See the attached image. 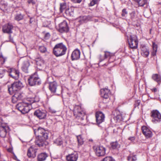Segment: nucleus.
I'll use <instances>...</instances> for the list:
<instances>
[{"instance_id": "nucleus-22", "label": "nucleus", "mask_w": 161, "mask_h": 161, "mask_svg": "<svg viewBox=\"0 0 161 161\" xmlns=\"http://www.w3.org/2000/svg\"><path fill=\"white\" fill-rule=\"evenodd\" d=\"M14 95L12 97V101L13 103H15L18 100L21 99L23 97L22 94L20 92H15Z\"/></svg>"}, {"instance_id": "nucleus-38", "label": "nucleus", "mask_w": 161, "mask_h": 161, "mask_svg": "<svg viewBox=\"0 0 161 161\" xmlns=\"http://www.w3.org/2000/svg\"><path fill=\"white\" fill-rule=\"evenodd\" d=\"M98 0H92L89 4V6H93L96 4Z\"/></svg>"}, {"instance_id": "nucleus-2", "label": "nucleus", "mask_w": 161, "mask_h": 161, "mask_svg": "<svg viewBox=\"0 0 161 161\" xmlns=\"http://www.w3.org/2000/svg\"><path fill=\"white\" fill-rule=\"evenodd\" d=\"M73 113L75 117L81 121H83L87 117L85 112L80 106L76 105L74 107Z\"/></svg>"}, {"instance_id": "nucleus-7", "label": "nucleus", "mask_w": 161, "mask_h": 161, "mask_svg": "<svg viewBox=\"0 0 161 161\" xmlns=\"http://www.w3.org/2000/svg\"><path fill=\"white\" fill-rule=\"evenodd\" d=\"M151 114L153 122L156 123L161 121V114L158 111L153 110L151 112Z\"/></svg>"}, {"instance_id": "nucleus-43", "label": "nucleus", "mask_w": 161, "mask_h": 161, "mask_svg": "<svg viewBox=\"0 0 161 161\" xmlns=\"http://www.w3.org/2000/svg\"><path fill=\"white\" fill-rule=\"evenodd\" d=\"M130 18L132 19H134L135 17V13L134 12H132L130 14Z\"/></svg>"}, {"instance_id": "nucleus-4", "label": "nucleus", "mask_w": 161, "mask_h": 161, "mask_svg": "<svg viewBox=\"0 0 161 161\" xmlns=\"http://www.w3.org/2000/svg\"><path fill=\"white\" fill-rule=\"evenodd\" d=\"M23 86L22 83L20 81H16L12 84L10 87H8V91L9 94L12 95L20 90Z\"/></svg>"}, {"instance_id": "nucleus-18", "label": "nucleus", "mask_w": 161, "mask_h": 161, "mask_svg": "<svg viewBox=\"0 0 161 161\" xmlns=\"http://www.w3.org/2000/svg\"><path fill=\"white\" fill-rule=\"evenodd\" d=\"M100 93L101 96L106 99H108L110 95V90L106 88L101 89Z\"/></svg>"}, {"instance_id": "nucleus-1", "label": "nucleus", "mask_w": 161, "mask_h": 161, "mask_svg": "<svg viewBox=\"0 0 161 161\" xmlns=\"http://www.w3.org/2000/svg\"><path fill=\"white\" fill-rule=\"evenodd\" d=\"M34 100L32 98H28L23 102L18 104L17 108L23 114L28 113L32 108V104L34 102Z\"/></svg>"}, {"instance_id": "nucleus-3", "label": "nucleus", "mask_w": 161, "mask_h": 161, "mask_svg": "<svg viewBox=\"0 0 161 161\" xmlns=\"http://www.w3.org/2000/svg\"><path fill=\"white\" fill-rule=\"evenodd\" d=\"M67 50L65 45L62 43L56 45L53 49V53L56 57H59L64 55Z\"/></svg>"}, {"instance_id": "nucleus-54", "label": "nucleus", "mask_w": 161, "mask_h": 161, "mask_svg": "<svg viewBox=\"0 0 161 161\" xmlns=\"http://www.w3.org/2000/svg\"><path fill=\"white\" fill-rule=\"evenodd\" d=\"M157 51H154L153 50V51L152 52V54L153 56H154L156 55Z\"/></svg>"}, {"instance_id": "nucleus-51", "label": "nucleus", "mask_w": 161, "mask_h": 161, "mask_svg": "<svg viewBox=\"0 0 161 161\" xmlns=\"http://www.w3.org/2000/svg\"><path fill=\"white\" fill-rule=\"evenodd\" d=\"M28 2L29 3H32L33 4H35V2L33 0H28Z\"/></svg>"}, {"instance_id": "nucleus-31", "label": "nucleus", "mask_w": 161, "mask_h": 161, "mask_svg": "<svg viewBox=\"0 0 161 161\" xmlns=\"http://www.w3.org/2000/svg\"><path fill=\"white\" fill-rule=\"evenodd\" d=\"M111 147L113 149H115L119 148L120 146L117 142H113L111 143Z\"/></svg>"}, {"instance_id": "nucleus-32", "label": "nucleus", "mask_w": 161, "mask_h": 161, "mask_svg": "<svg viewBox=\"0 0 161 161\" xmlns=\"http://www.w3.org/2000/svg\"><path fill=\"white\" fill-rule=\"evenodd\" d=\"M24 17V15L21 14H18L16 15L14 17V19L16 20L19 21L23 19Z\"/></svg>"}, {"instance_id": "nucleus-39", "label": "nucleus", "mask_w": 161, "mask_h": 161, "mask_svg": "<svg viewBox=\"0 0 161 161\" xmlns=\"http://www.w3.org/2000/svg\"><path fill=\"white\" fill-rule=\"evenodd\" d=\"M55 142L58 145H60L62 144V142L61 140L59 139H57L55 141Z\"/></svg>"}, {"instance_id": "nucleus-11", "label": "nucleus", "mask_w": 161, "mask_h": 161, "mask_svg": "<svg viewBox=\"0 0 161 161\" xmlns=\"http://www.w3.org/2000/svg\"><path fill=\"white\" fill-rule=\"evenodd\" d=\"M34 115L40 119H45L47 116V112L45 110L38 109L34 113Z\"/></svg>"}, {"instance_id": "nucleus-36", "label": "nucleus", "mask_w": 161, "mask_h": 161, "mask_svg": "<svg viewBox=\"0 0 161 161\" xmlns=\"http://www.w3.org/2000/svg\"><path fill=\"white\" fill-rule=\"evenodd\" d=\"M39 49L41 52L42 53H45L47 51L46 47L44 46H39Z\"/></svg>"}, {"instance_id": "nucleus-52", "label": "nucleus", "mask_w": 161, "mask_h": 161, "mask_svg": "<svg viewBox=\"0 0 161 161\" xmlns=\"http://www.w3.org/2000/svg\"><path fill=\"white\" fill-rule=\"evenodd\" d=\"M73 2L75 3H80L81 0H71Z\"/></svg>"}, {"instance_id": "nucleus-33", "label": "nucleus", "mask_w": 161, "mask_h": 161, "mask_svg": "<svg viewBox=\"0 0 161 161\" xmlns=\"http://www.w3.org/2000/svg\"><path fill=\"white\" fill-rule=\"evenodd\" d=\"M77 141L78 143V145H81L84 143L83 139L82 138L81 135H79L77 136Z\"/></svg>"}, {"instance_id": "nucleus-50", "label": "nucleus", "mask_w": 161, "mask_h": 161, "mask_svg": "<svg viewBox=\"0 0 161 161\" xmlns=\"http://www.w3.org/2000/svg\"><path fill=\"white\" fill-rule=\"evenodd\" d=\"M121 118V116L119 115H118L116 117H115V118L117 120H120Z\"/></svg>"}, {"instance_id": "nucleus-44", "label": "nucleus", "mask_w": 161, "mask_h": 161, "mask_svg": "<svg viewBox=\"0 0 161 161\" xmlns=\"http://www.w3.org/2000/svg\"><path fill=\"white\" fill-rule=\"evenodd\" d=\"M153 50L154 51H157V45L156 44L154 43H153Z\"/></svg>"}, {"instance_id": "nucleus-20", "label": "nucleus", "mask_w": 161, "mask_h": 161, "mask_svg": "<svg viewBox=\"0 0 161 161\" xmlns=\"http://www.w3.org/2000/svg\"><path fill=\"white\" fill-rule=\"evenodd\" d=\"M96 117L97 122L99 124L103 122L105 116L102 112H98L96 113Z\"/></svg>"}, {"instance_id": "nucleus-6", "label": "nucleus", "mask_w": 161, "mask_h": 161, "mask_svg": "<svg viewBox=\"0 0 161 161\" xmlns=\"http://www.w3.org/2000/svg\"><path fill=\"white\" fill-rule=\"evenodd\" d=\"M28 81L29 85L31 86H33L36 84L39 85L41 83L38 76L35 73L30 77Z\"/></svg>"}, {"instance_id": "nucleus-46", "label": "nucleus", "mask_w": 161, "mask_h": 161, "mask_svg": "<svg viewBox=\"0 0 161 161\" xmlns=\"http://www.w3.org/2000/svg\"><path fill=\"white\" fill-rule=\"evenodd\" d=\"M140 103V100H137L135 101V105L136 106H138Z\"/></svg>"}, {"instance_id": "nucleus-56", "label": "nucleus", "mask_w": 161, "mask_h": 161, "mask_svg": "<svg viewBox=\"0 0 161 161\" xmlns=\"http://www.w3.org/2000/svg\"><path fill=\"white\" fill-rule=\"evenodd\" d=\"M153 91L154 92H156L157 91V89L156 88H154L153 89Z\"/></svg>"}, {"instance_id": "nucleus-25", "label": "nucleus", "mask_w": 161, "mask_h": 161, "mask_svg": "<svg viewBox=\"0 0 161 161\" xmlns=\"http://www.w3.org/2000/svg\"><path fill=\"white\" fill-rule=\"evenodd\" d=\"M36 64L39 69L43 68L45 65L44 60L41 58H37L36 59Z\"/></svg>"}, {"instance_id": "nucleus-16", "label": "nucleus", "mask_w": 161, "mask_h": 161, "mask_svg": "<svg viewBox=\"0 0 161 161\" xmlns=\"http://www.w3.org/2000/svg\"><path fill=\"white\" fill-rule=\"evenodd\" d=\"M142 130L143 134L147 138H150L152 136L153 134L152 131L147 126H142Z\"/></svg>"}, {"instance_id": "nucleus-30", "label": "nucleus", "mask_w": 161, "mask_h": 161, "mask_svg": "<svg viewBox=\"0 0 161 161\" xmlns=\"http://www.w3.org/2000/svg\"><path fill=\"white\" fill-rule=\"evenodd\" d=\"M137 159L136 155L133 153L130 154L128 157L129 161H136Z\"/></svg>"}, {"instance_id": "nucleus-49", "label": "nucleus", "mask_w": 161, "mask_h": 161, "mask_svg": "<svg viewBox=\"0 0 161 161\" xmlns=\"http://www.w3.org/2000/svg\"><path fill=\"white\" fill-rule=\"evenodd\" d=\"M0 58H2L3 59V63H4L5 62L6 58L5 57H4L3 56V55H0Z\"/></svg>"}, {"instance_id": "nucleus-26", "label": "nucleus", "mask_w": 161, "mask_h": 161, "mask_svg": "<svg viewBox=\"0 0 161 161\" xmlns=\"http://www.w3.org/2000/svg\"><path fill=\"white\" fill-rule=\"evenodd\" d=\"M48 157V155L45 153H41L37 155V160L38 161H44Z\"/></svg>"}, {"instance_id": "nucleus-53", "label": "nucleus", "mask_w": 161, "mask_h": 161, "mask_svg": "<svg viewBox=\"0 0 161 161\" xmlns=\"http://www.w3.org/2000/svg\"><path fill=\"white\" fill-rule=\"evenodd\" d=\"M128 139L133 142L135 140V137L134 136L130 137L128 138Z\"/></svg>"}, {"instance_id": "nucleus-35", "label": "nucleus", "mask_w": 161, "mask_h": 161, "mask_svg": "<svg viewBox=\"0 0 161 161\" xmlns=\"http://www.w3.org/2000/svg\"><path fill=\"white\" fill-rule=\"evenodd\" d=\"M104 54V57L105 58L110 57L113 55L112 53L108 51H105Z\"/></svg>"}, {"instance_id": "nucleus-48", "label": "nucleus", "mask_w": 161, "mask_h": 161, "mask_svg": "<svg viewBox=\"0 0 161 161\" xmlns=\"http://www.w3.org/2000/svg\"><path fill=\"white\" fill-rule=\"evenodd\" d=\"M49 110L52 113H55L56 112V111L55 109L51 108H49Z\"/></svg>"}, {"instance_id": "nucleus-12", "label": "nucleus", "mask_w": 161, "mask_h": 161, "mask_svg": "<svg viewBox=\"0 0 161 161\" xmlns=\"http://www.w3.org/2000/svg\"><path fill=\"white\" fill-rule=\"evenodd\" d=\"M35 133L36 135H37V137H44L45 138H48V136L47 132L44 129L42 128L39 127L36 131H35Z\"/></svg>"}, {"instance_id": "nucleus-24", "label": "nucleus", "mask_w": 161, "mask_h": 161, "mask_svg": "<svg viewBox=\"0 0 161 161\" xmlns=\"http://www.w3.org/2000/svg\"><path fill=\"white\" fill-rule=\"evenodd\" d=\"M78 158V154L77 153L71 154L66 156L67 161H76Z\"/></svg>"}, {"instance_id": "nucleus-57", "label": "nucleus", "mask_w": 161, "mask_h": 161, "mask_svg": "<svg viewBox=\"0 0 161 161\" xmlns=\"http://www.w3.org/2000/svg\"><path fill=\"white\" fill-rule=\"evenodd\" d=\"M28 17H30V16L29 15H28Z\"/></svg>"}, {"instance_id": "nucleus-40", "label": "nucleus", "mask_w": 161, "mask_h": 161, "mask_svg": "<svg viewBox=\"0 0 161 161\" xmlns=\"http://www.w3.org/2000/svg\"><path fill=\"white\" fill-rule=\"evenodd\" d=\"M5 71L4 69L0 70V78H2L4 74L5 73Z\"/></svg>"}, {"instance_id": "nucleus-9", "label": "nucleus", "mask_w": 161, "mask_h": 161, "mask_svg": "<svg viewBox=\"0 0 161 161\" xmlns=\"http://www.w3.org/2000/svg\"><path fill=\"white\" fill-rule=\"evenodd\" d=\"M48 138H45L44 137H37L35 141L36 144L39 147H45L48 143L46 141V140Z\"/></svg>"}, {"instance_id": "nucleus-15", "label": "nucleus", "mask_w": 161, "mask_h": 161, "mask_svg": "<svg viewBox=\"0 0 161 161\" xmlns=\"http://www.w3.org/2000/svg\"><path fill=\"white\" fill-rule=\"evenodd\" d=\"M8 72L9 73V75L13 78L17 79L19 78V72L18 70L12 68L9 69Z\"/></svg>"}, {"instance_id": "nucleus-47", "label": "nucleus", "mask_w": 161, "mask_h": 161, "mask_svg": "<svg viewBox=\"0 0 161 161\" xmlns=\"http://www.w3.org/2000/svg\"><path fill=\"white\" fill-rule=\"evenodd\" d=\"M69 11V9L66 10V13L68 14L70 16H73V12H72L71 13H70Z\"/></svg>"}, {"instance_id": "nucleus-28", "label": "nucleus", "mask_w": 161, "mask_h": 161, "mask_svg": "<svg viewBox=\"0 0 161 161\" xmlns=\"http://www.w3.org/2000/svg\"><path fill=\"white\" fill-rule=\"evenodd\" d=\"M152 78L153 80L157 82H160L161 80V76L157 74H153Z\"/></svg>"}, {"instance_id": "nucleus-23", "label": "nucleus", "mask_w": 161, "mask_h": 161, "mask_svg": "<svg viewBox=\"0 0 161 161\" xmlns=\"http://www.w3.org/2000/svg\"><path fill=\"white\" fill-rule=\"evenodd\" d=\"M29 66L30 63L28 59H24L23 61L21 67L22 70L25 73H27Z\"/></svg>"}, {"instance_id": "nucleus-21", "label": "nucleus", "mask_w": 161, "mask_h": 161, "mask_svg": "<svg viewBox=\"0 0 161 161\" xmlns=\"http://www.w3.org/2000/svg\"><path fill=\"white\" fill-rule=\"evenodd\" d=\"M80 52L79 50L76 49L72 52L71 58L72 60H77L79 59L80 57Z\"/></svg>"}, {"instance_id": "nucleus-8", "label": "nucleus", "mask_w": 161, "mask_h": 161, "mask_svg": "<svg viewBox=\"0 0 161 161\" xmlns=\"http://www.w3.org/2000/svg\"><path fill=\"white\" fill-rule=\"evenodd\" d=\"M129 47L132 49H136L137 47L138 41L135 36H131L128 40Z\"/></svg>"}, {"instance_id": "nucleus-14", "label": "nucleus", "mask_w": 161, "mask_h": 161, "mask_svg": "<svg viewBox=\"0 0 161 161\" xmlns=\"http://www.w3.org/2000/svg\"><path fill=\"white\" fill-rule=\"evenodd\" d=\"M59 31L61 33L67 32L69 30L67 24L65 21H64L59 25Z\"/></svg>"}, {"instance_id": "nucleus-34", "label": "nucleus", "mask_w": 161, "mask_h": 161, "mask_svg": "<svg viewBox=\"0 0 161 161\" xmlns=\"http://www.w3.org/2000/svg\"><path fill=\"white\" fill-rule=\"evenodd\" d=\"M66 8V4L65 3H63L60 4V12L62 13L63 10Z\"/></svg>"}, {"instance_id": "nucleus-41", "label": "nucleus", "mask_w": 161, "mask_h": 161, "mask_svg": "<svg viewBox=\"0 0 161 161\" xmlns=\"http://www.w3.org/2000/svg\"><path fill=\"white\" fill-rule=\"evenodd\" d=\"M127 14V12L126 11V10L125 9H124L122 10V16L123 17H124L125 16V15H126Z\"/></svg>"}, {"instance_id": "nucleus-10", "label": "nucleus", "mask_w": 161, "mask_h": 161, "mask_svg": "<svg viewBox=\"0 0 161 161\" xmlns=\"http://www.w3.org/2000/svg\"><path fill=\"white\" fill-rule=\"evenodd\" d=\"M37 149L31 146L27 150V156L29 158H34L36 156Z\"/></svg>"}, {"instance_id": "nucleus-17", "label": "nucleus", "mask_w": 161, "mask_h": 161, "mask_svg": "<svg viewBox=\"0 0 161 161\" xmlns=\"http://www.w3.org/2000/svg\"><path fill=\"white\" fill-rule=\"evenodd\" d=\"M95 153L98 156H103L105 153V149L103 146H98L95 149Z\"/></svg>"}, {"instance_id": "nucleus-55", "label": "nucleus", "mask_w": 161, "mask_h": 161, "mask_svg": "<svg viewBox=\"0 0 161 161\" xmlns=\"http://www.w3.org/2000/svg\"><path fill=\"white\" fill-rule=\"evenodd\" d=\"M32 19V18H30V21H29L30 24H31L32 22V21L31 20Z\"/></svg>"}, {"instance_id": "nucleus-29", "label": "nucleus", "mask_w": 161, "mask_h": 161, "mask_svg": "<svg viewBox=\"0 0 161 161\" xmlns=\"http://www.w3.org/2000/svg\"><path fill=\"white\" fill-rule=\"evenodd\" d=\"M134 1L137 3L140 6H143L147 2V0H134Z\"/></svg>"}, {"instance_id": "nucleus-37", "label": "nucleus", "mask_w": 161, "mask_h": 161, "mask_svg": "<svg viewBox=\"0 0 161 161\" xmlns=\"http://www.w3.org/2000/svg\"><path fill=\"white\" fill-rule=\"evenodd\" d=\"M101 161H115L111 157H107L104 158Z\"/></svg>"}, {"instance_id": "nucleus-5", "label": "nucleus", "mask_w": 161, "mask_h": 161, "mask_svg": "<svg viewBox=\"0 0 161 161\" xmlns=\"http://www.w3.org/2000/svg\"><path fill=\"white\" fill-rule=\"evenodd\" d=\"M13 28V25L10 24H8L4 25L3 27V32L8 33L9 34V40L7 41V42H10L12 43H14L13 39L11 37V36L10 34L12 33V30Z\"/></svg>"}, {"instance_id": "nucleus-42", "label": "nucleus", "mask_w": 161, "mask_h": 161, "mask_svg": "<svg viewBox=\"0 0 161 161\" xmlns=\"http://www.w3.org/2000/svg\"><path fill=\"white\" fill-rule=\"evenodd\" d=\"M105 58L104 56V57L101 55H100L99 56V63L103 60Z\"/></svg>"}, {"instance_id": "nucleus-19", "label": "nucleus", "mask_w": 161, "mask_h": 161, "mask_svg": "<svg viewBox=\"0 0 161 161\" xmlns=\"http://www.w3.org/2000/svg\"><path fill=\"white\" fill-rule=\"evenodd\" d=\"M58 85L55 81L49 83V90L52 93H55L58 88Z\"/></svg>"}, {"instance_id": "nucleus-13", "label": "nucleus", "mask_w": 161, "mask_h": 161, "mask_svg": "<svg viewBox=\"0 0 161 161\" xmlns=\"http://www.w3.org/2000/svg\"><path fill=\"white\" fill-rule=\"evenodd\" d=\"M9 130V128L7 125L2 124L0 126V136L2 137H5Z\"/></svg>"}, {"instance_id": "nucleus-45", "label": "nucleus", "mask_w": 161, "mask_h": 161, "mask_svg": "<svg viewBox=\"0 0 161 161\" xmlns=\"http://www.w3.org/2000/svg\"><path fill=\"white\" fill-rule=\"evenodd\" d=\"M50 36V35L49 33H47L45 35L44 37L46 39H48Z\"/></svg>"}, {"instance_id": "nucleus-27", "label": "nucleus", "mask_w": 161, "mask_h": 161, "mask_svg": "<svg viewBox=\"0 0 161 161\" xmlns=\"http://www.w3.org/2000/svg\"><path fill=\"white\" fill-rule=\"evenodd\" d=\"M142 56L145 57H147L149 54L148 50L145 47H143L142 48Z\"/></svg>"}]
</instances>
